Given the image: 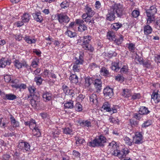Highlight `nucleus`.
Wrapping results in <instances>:
<instances>
[{
    "mask_svg": "<svg viewBox=\"0 0 160 160\" xmlns=\"http://www.w3.org/2000/svg\"><path fill=\"white\" fill-rule=\"evenodd\" d=\"M33 134L34 136H36L37 137H40L41 135V132L39 129L35 126L33 130Z\"/></svg>",
    "mask_w": 160,
    "mask_h": 160,
    "instance_id": "34",
    "label": "nucleus"
},
{
    "mask_svg": "<svg viewBox=\"0 0 160 160\" xmlns=\"http://www.w3.org/2000/svg\"><path fill=\"white\" fill-rule=\"evenodd\" d=\"M84 53L81 52L79 54V58L76 57V61L74 63L73 67V70L74 72H78L80 69V65H82L84 62L83 60Z\"/></svg>",
    "mask_w": 160,
    "mask_h": 160,
    "instance_id": "5",
    "label": "nucleus"
},
{
    "mask_svg": "<svg viewBox=\"0 0 160 160\" xmlns=\"http://www.w3.org/2000/svg\"><path fill=\"white\" fill-rule=\"evenodd\" d=\"M62 88L66 95H68L69 94L71 89H69L68 87L66 85H63L62 86Z\"/></svg>",
    "mask_w": 160,
    "mask_h": 160,
    "instance_id": "40",
    "label": "nucleus"
},
{
    "mask_svg": "<svg viewBox=\"0 0 160 160\" xmlns=\"http://www.w3.org/2000/svg\"><path fill=\"white\" fill-rule=\"evenodd\" d=\"M42 81L43 79L41 78L40 75H38L35 77L34 81L39 86L41 85Z\"/></svg>",
    "mask_w": 160,
    "mask_h": 160,
    "instance_id": "33",
    "label": "nucleus"
},
{
    "mask_svg": "<svg viewBox=\"0 0 160 160\" xmlns=\"http://www.w3.org/2000/svg\"><path fill=\"white\" fill-rule=\"evenodd\" d=\"M72 155L76 157H79L80 153L74 150L72 152Z\"/></svg>",
    "mask_w": 160,
    "mask_h": 160,
    "instance_id": "59",
    "label": "nucleus"
},
{
    "mask_svg": "<svg viewBox=\"0 0 160 160\" xmlns=\"http://www.w3.org/2000/svg\"><path fill=\"white\" fill-rule=\"evenodd\" d=\"M85 9L87 16L89 18L92 17L95 14V12L88 5L85 6Z\"/></svg>",
    "mask_w": 160,
    "mask_h": 160,
    "instance_id": "19",
    "label": "nucleus"
},
{
    "mask_svg": "<svg viewBox=\"0 0 160 160\" xmlns=\"http://www.w3.org/2000/svg\"><path fill=\"white\" fill-rule=\"evenodd\" d=\"M141 115H146L149 113L150 111L148 110V108L145 107H141L139 111Z\"/></svg>",
    "mask_w": 160,
    "mask_h": 160,
    "instance_id": "25",
    "label": "nucleus"
},
{
    "mask_svg": "<svg viewBox=\"0 0 160 160\" xmlns=\"http://www.w3.org/2000/svg\"><path fill=\"white\" fill-rule=\"evenodd\" d=\"M52 94L49 92H44L42 96L43 100L45 102H48L51 100L52 99Z\"/></svg>",
    "mask_w": 160,
    "mask_h": 160,
    "instance_id": "17",
    "label": "nucleus"
},
{
    "mask_svg": "<svg viewBox=\"0 0 160 160\" xmlns=\"http://www.w3.org/2000/svg\"><path fill=\"white\" fill-rule=\"evenodd\" d=\"M109 122L112 123H116L118 122L117 120H116L115 118H112V117H110L109 119Z\"/></svg>",
    "mask_w": 160,
    "mask_h": 160,
    "instance_id": "61",
    "label": "nucleus"
},
{
    "mask_svg": "<svg viewBox=\"0 0 160 160\" xmlns=\"http://www.w3.org/2000/svg\"><path fill=\"white\" fill-rule=\"evenodd\" d=\"M151 124V120H148L144 122L142 125V128H146L149 126Z\"/></svg>",
    "mask_w": 160,
    "mask_h": 160,
    "instance_id": "45",
    "label": "nucleus"
},
{
    "mask_svg": "<svg viewBox=\"0 0 160 160\" xmlns=\"http://www.w3.org/2000/svg\"><path fill=\"white\" fill-rule=\"evenodd\" d=\"M14 36L16 40L19 41L22 40V35L21 33H17L16 35H14Z\"/></svg>",
    "mask_w": 160,
    "mask_h": 160,
    "instance_id": "51",
    "label": "nucleus"
},
{
    "mask_svg": "<svg viewBox=\"0 0 160 160\" xmlns=\"http://www.w3.org/2000/svg\"><path fill=\"white\" fill-rule=\"evenodd\" d=\"M17 98L16 95L11 93L5 94L3 97V99L4 100H13Z\"/></svg>",
    "mask_w": 160,
    "mask_h": 160,
    "instance_id": "18",
    "label": "nucleus"
},
{
    "mask_svg": "<svg viewBox=\"0 0 160 160\" xmlns=\"http://www.w3.org/2000/svg\"><path fill=\"white\" fill-rule=\"evenodd\" d=\"M28 90L30 93V96H32V97L35 99H37L39 98V94L38 93L35 92L36 90L33 86H29L28 87Z\"/></svg>",
    "mask_w": 160,
    "mask_h": 160,
    "instance_id": "12",
    "label": "nucleus"
},
{
    "mask_svg": "<svg viewBox=\"0 0 160 160\" xmlns=\"http://www.w3.org/2000/svg\"><path fill=\"white\" fill-rule=\"evenodd\" d=\"M101 7V3L99 1H96L95 3V8L97 9H99Z\"/></svg>",
    "mask_w": 160,
    "mask_h": 160,
    "instance_id": "60",
    "label": "nucleus"
},
{
    "mask_svg": "<svg viewBox=\"0 0 160 160\" xmlns=\"http://www.w3.org/2000/svg\"><path fill=\"white\" fill-rule=\"evenodd\" d=\"M4 79L6 82H8L11 81V77L10 76L7 75L4 76Z\"/></svg>",
    "mask_w": 160,
    "mask_h": 160,
    "instance_id": "58",
    "label": "nucleus"
},
{
    "mask_svg": "<svg viewBox=\"0 0 160 160\" xmlns=\"http://www.w3.org/2000/svg\"><path fill=\"white\" fill-rule=\"evenodd\" d=\"M65 34L71 38H74L76 36V33L75 32H72L70 30H67Z\"/></svg>",
    "mask_w": 160,
    "mask_h": 160,
    "instance_id": "38",
    "label": "nucleus"
},
{
    "mask_svg": "<svg viewBox=\"0 0 160 160\" xmlns=\"http://www.w3.org/2000/svg\"><path fill=\"white\" fill-rule=\"evenodd\" d=\"M140 14L138 10H134L132 13V17L135 18H137Z\"/></svg>",
    "mask_w": 160,
    "mask_h": 160,
    "instance_id": "49",
    "label": "nucleus"
},
{
    "mask_svg": "<svg viewBox=\"0 0 160 160\" xmlns=\"http://www.w3.org/2000/svg\"><path fill=\"white\" fill-rule=\"evenodd\" d=\"M143 65L146 68L149 67L151 65V63L149 61H146L145 62H142Z\"/></svg>",
    "mask_w": 160,
    "mask_h": 160,
    "instance_id": "57",
    "label": "nucleus"
},
{
    "mask_svg": "<svg viewBox=\"0 0 160 160\" xmlns=\"http://www.w3.org/2000/svg\"><path fill=\"white\" fill-rule=\"evenodd\" d=\"M82 107L79 102H77L75 106V110L78 112H81L82 110Z\"/></svg>",
    "mask_w": 160,
    "mask_h": 160,
    "instance_id": "43",
    "label": "nucleus"
},
{
    "mask_svg": "<svg viewBox=\"0 0 160 160\" xmlns=\"http://www.w3.org/2000/svg\"><path fill=\"white\" fill-rule=\"evenodd\" d=\"M60 7L62 8L67 9L69 6V3L67 1L62 2L60 4Z\"/></svg>",
    "mask_w": 160,
    "mask_h": 160,
    "instance_id": "41",
    "label": "nucleus"
},
{
    "mask_svg": "<svg viewBox=\"0 0 160 160\" xmlns=\"http://www.w3.org/2000/svg\"><path fill=\"white\" fill-rule=\"evenodd\" d=\"M152 99H153L156 103H158L160 102V94L159 93L158 91L153 92L151 96Z\"/></svg>",
    "mask_w": 160,
    "mask_h": 160,
    "instance_id": "16",
    "label": "nucleus"
},
{
    "mask_svg": "<svg viewBox=\"0 0 160 160\" xmlns=\"http://www.w3.org/2000/svg\"><path fill=\"white\" fill-rule=\"evenodd\" d=\"M129 152L127 148H124L121 150L116 149L112 152V155L117 156L119 158H125Z\"/></svg>",
    "mask_w": 160,
    "mask_h": 160,
    "instance_id": "6",
    "label": "nucleus"
},
{
    "mask_svg": "<svg viewBox=\"0 0 160 160\" xmlns=\"http://www.w3.org/2000/svg\"><path fill=\"white\" fill-rule=\"evenodd\" d=\"M24 22L22 21H18L16 22V25L18 27H20L24 25Z\"/></svg>",
    "mask_w": 160,
    "mask_h": 160,
    "instance_id": "63",
    "label": "nucleus"
},
{
    "mask_svg": "<svg viewBox=\"0 0 160 160\" xmlns=\"http://www.w3.org/2000/svg\"><path fill=\"white\" fill-rule=\"evenodd\" d=\"M94 79L89 77H86L85 79L84 86L85 88L89 87L92 83H93Z\"/></svg>",
    "mask_w": 160,
    "mask_h": 160,
    "instance_id": "20",
    "label": "nucleus"
},
{
    "mask_svg": "<svg viewBox=\"0 0 160 160\" xmlns=\"http://www.w3.org/2000/svg\"><path fill=\"white\" fill-rule=\"evenodd\" d=\"M76 144H83L85 143V140L82 138H77V139H76Z\"/></svg>",
    "mask_w": 160,
    "mask_h": 160,
    "instance_id": "47",
    "label": "nucleus"
},
{
    "mask_svg": "<svg viewBox=\"0 0 160 160\" xmlns=\"http://www.w3.org/2000/svg\"><path fill=\"white\" fill-rule=\"evenodd\" d=\"M106 140V138L103 135H101L89 142V146L92 147H103Z\"/></svg>",
    "mask_w": 160,
    "mask_h": 160,
    "instance_id": "2",
    "label": "nucleus"
},
{
    "mask_svg": "<svg viewBox=\"0 0 160 160\" xmlns=\"http://www.w3.org/2000/svg\"><path fill=\"white\" fill-rule=\"evenodd\" d=\"M155 60L157 63H160V55H157L155 57Z\"/></svg>",
    "mask_w": 160,
    "mask_h": 160,
    "instance_id": "64",
    "label": "nucleus"
},
{
    "mask_svg": "<svg viewBox=\"0 0 160 160\" xmlns=\"http://www.w3.org/2000/svg\"><path fill=\"white\" fill-rule=\"evenodd\" d=\"M149 24H147L145 25L143 27L144 33L145 35H148L150 34L152 32V27L149 25Z\"/></svg>",
    "mask_w": 160,
    "mask_h": 160,
    "instance_id": "22",
    "label": "nucleus"
},
{
    "mask_svg": "<svg viewBox=\"0 0 160 160\" xmlns=\"http://www.w3.org/2000/svg\"><path fill=\"white\" fill-rule=\"evenodd\" d=\"M57 19L59 22L60 23H67L70 20V19L68 17L62 13L57 14Z\"/></svg>",
    "mask_w": 160,
    "mask_h": 160,
    "instance_id": "9",
    "label": "nucleus"
},
{
    "mask_svg": "<svg viewBox=\"0 0 160 160\" xmlns=\"http://www.w3.org/2000/svg\"><path fill=\"white\" fill-rule=\"evenodd\" d=\"M107 38L109 40L112 41L115 40L116 38L115 35V33L112 31H109L107 33Z\"/></svg>",
    "mask_w": 160,
    "mask_h": 160,
    "instance_id": "30",
    "label": "nucleus"
},
{
    "mask_svg": "<svg viewBox=\"0 0 160 160\" xmlns=\"http://www.w3.org/2000/svg\"><path fill=\"white\" fill-rule=\"evenodd\" d=\"M11 62L10 60H6L4 58H2L0 59V68H4L7 65H10Z\"/></svg>",
    "mask_w": 160,
    "mask_h": 160,
    "instance_id": "14",
    "label": "nucleus"
},
{
    "mask_svg": "<svg viewBox=\"0 0 160 160\" xmlns=\"http://www.w3.org/2000/svg\"><path fill=\"white\" fill-rule=\"evenodd\" d=\"M130 124L132 127H137L138 124V122L133 119H130Z\"/></svg>",
    "mask_w": 160,
    "mask_h": 160,
    "instance_id": "37",
    "label": "nucleus"
},
{
    "mask_svg": "<svg viewBox=\"0 0 160 160\" xmlns=\"http://www.w3.org/2000/svg\"><path fill=\"white\" fill-rule=\"evenodd\" d=\"M31 17V15L30 13H25L23 14L22 17V19L24 22H27L29 21Z\"/></svg>",
    "mask_w": 160,
    "mask_h": 160,
    "instance_id": "24",
    "label": "nucleus"
},
{
    "mask_svg": "<svg viewBox=\"0 0 160 160\" xmlns=\"http://www.w3.org/2000/svg\"><path fill=\"white\" fill-rule=\"evenodd\" d=\"M157 9L155 5L151 6L149 9L146 10L147 19V24H150L154 21L155 14L157 13Z\"/></svg>",
    "mask_w": 160,
    "mask_h": 160,
    "instance_id": "3",
    "label": "nucleus"
},
{
    "mask_svg": "<svg viewBox=\"0 0 160 160\" xmlns=\"http://www.w3.org/2000/svg\"><path fill=\"white\" fill-rule=\"evenodd\" d=\"M78 30V31L80 32H83L87 30V27L84 23H83V24L79 25Z\"/></svg>",
    "mask_w": 160,
    "mask_h": 160,
    "instance_id": "42",
    "label": "nucleus"
},
{
    "mask_svg": "<svg viewBox=\"0 0 160 160\" xmlns=\"http://www.w3.org/2000/svg\"><path fill=\"white\" fill-rule=\"evenodd\" d=\"M13 62L15 67L18 69L21 68L22 67L28 68L29 67L27 62L25 60H23L20 62L19 60L15 59ZM29 67V68L31 69L30 67Z\"/></svg>",
    "mask_w": 160,
    "mask_h": 160,
    "instance_id": "8",
    "label": "nucleus"
},
{
    "mask_svg": "<svg viewBox=\"0 0 160 160\" xmlns=\"http://www.w3.org/2000/svg\"><path fill=\"white\" fill-rule=\"evenodd\" d=\"M69 80L73 83H77L78 82V78L75 74H72L69 77Z\"/></svg>",
    "mask_w": 160,
    "mask_h": 160,
    "instance_id": "29",
    "label": "nucleus"
},
{
    "mask_svg": "<svg viewBox=\"0 0 160 160\" xmlns=\"http://www.w3.org/2000/svg\"><path fill=\"white\" fill-rule=\"evenodd\" d=\"M32 98L30 100V103L31 104L32 106L33 107L36 108L37 107H38L39 106V102L38 101L39 99V98H38L37 99H35L32 97Z\"/></svg>",
    "mask_w": 160,
    "mask_h": 160,
    "instance_id": "28",
    "label": "nucleus"
},
{
    "mask_svg": "<svg viewBox=\"0 0 160 160\" xmlns=\"http://www.w3.org/2000/svg\"><path fill=\"white\" fill-rule=\"evenodd\" d=\"M100 72L101 75L104 76H108L109 74L108 71L105 67H102L101 68Z\"/></svg>",
    "mask_w": 160,
    "mask_h": 160,
    "instance_id": "36",
    "label": "nucleus"
},
{
    "mask_svg": "<svg viewBox=\"0 0 160 160\" xmlns=\"http://www.w3.org/2000/svg\"><path fill=\"white\" fill-rule=\"evenodd\" d=\"M23 39L25 42L29 44H35L37 41V39H32L30 36L27 35L25 36Z\"/></svg>",
    "mask_w": 160,
    "mask_h": 160,
    "instance_id": "21",
    "label": "nucleus"
},
{
    "mask_svg": "<svg viewBox=\"0 0 160 160\" xmlns=\"http://www.w3.org/2000/svg\"><path fill=\"white\" fill-rule=\"evenodd\" d=\"M128 72V69L125 66H123L122 68L121 69L120 72L122 73H126Z\"/></svg>",
    "mask_w": 160,
    "mask_h": 160,
    "instance_id": "55",
    "label": "nucleus"
},
{
    "mask_svg": "<svg viewBox=\"0 0 160 160\" xmlns=\"http://www.w3.org/2000/svg\"><path fill=\"white\" fill-rule=\"evenodd\" d=\"M73 101L69 100L64 104V106L66 108H73Z\"/></svg>",
    "mask_w": 160,
    "mask_h": 160,
    "instance_id": "35",
    "label": "nucleus"
},
{
    "mask_svg": "<svg viewBox=\"0 0 160 160\" xmlns=\"http://www.w3.org/2000/svg\"><path fill=\"white\" fill-rule=\"evenodd\" d=\"M11 156L8 154H3L2 157V160H8Z\"/></svg>",
    "mask_w": 160,
    "mask_h": 160,
    "instance_id": "56",
    "label": "nucleus"
},
{
    "mask_svg": "<svg viewBox=\"0 0 160 160\" xmlns=\"http://www.w3.org/2000/svg\"><path fill=\"white\" fill-rule=\"evenodd\" d=\"M98 67V65L94 62L91 63L89 66V68L91 69H93V68H97Z\"/></svg>",
    "mask_w": 160,
    "mask_h": 160,
    "instance_id": "62",
    "label": "nucleus"
},
{
    "mask_svg": "<svg viewBox=\"0 0 160 160\" xmlns=\"http://www.w3.org/2000/svg\"><path fill=\"white\" fill-rule=\"evenodd\" d=\"M135 45L131 43L129 44L128 48L129 50L132 52H133L135 49Z\"/></svg>",
    "mask_w": 160,
    "mask_h": 160,
    "instance_id": "52",
    "label": "nucleus"
},
{
    "mask_svg": "<svg viewBox=\"0 0 160 160\" xmlns=\"http://www.w3.org/2000/svg\"><path fill=\"white\" fill-rule=\"evenodd\" d=\"M122 26V24L118 22L112 24L111 25V27L112 29L115 31H117Z\"/></svg>",
    "mask_w": 160,
    "mask_h": 160,
    "instance_id": "32",
    "label": "nucleus"
},
{
    "mask_svg": "<svg viewBox=\"0 0 160 160\" xmlns=\"http://www.w3.org/2000/svg\"><path fill=\"white\" fill-rule=\"evenodd\" d=\"M122 95L125 98H128L131 96V91L127 89H123V92L122 93Z\"/></svg>",
    "mask_w": 160,
    "mask_h": 160,
    "instance_id": "27",
    "label": "nucleus"
},
{
    "mask_svg": "<svg viewBox=\"0 0 160 160\" xmlns=\"http://www.w3.org/2000/svg\"><path fill=\"white\" fill-rule=\"evenodd\" d=\"M39 59L37 58H36L33 60L31 66H32L33 68H36L37 66L38 65V62Z\"/></svg>",
    "mask_w": 160,
    "mask_h": 160,
    "instance_id": "50",
    "label": "nucleus"
},
{
    "mask_svg": "<svg viewBox=\"0 0 160 160\" xmlns=\"http://www.w3.org/2000/svg\"><path fill=\"white\" fill-rule=\"evenodd\" d=\"M93 84L96 91L97 92H101L102 87V82L100 79H96L94 80Z\"/></svg>",
    "mask_w": 160,
    "mask_h": 160,
    "instance_id": "13",
    "label": "nucleus"
},
{
    "mask_svg": "<svg viewBox=\"0 0 160 160\" xmlns=\"http://www.w3.org/2000/svg\"><path fill=\"white\" fill-rule=\"evenodd\" d=\"M124 8L122 4L120 3H115L108 10V12L106 15L107 20L111 21L115 18V13L118 17L121 18L124 14Z\"/></svg>",
    "mask_w": 160,
    "mask_h": 160,
    "instance_id": "1",
    "label": "nucleus"
},
{
    "mask_svg": "<svg viewBox=\"0 0 160 160\" xmlns=\"http://www.w3.org/2000/svg\"><path fill=\"white\" fill-rule=\"evenodd\" d=\"M63 132L64 134H70L71 132H72V130L71 128H63Z\"/></svg>",
    "mask_w": 160,
    "mask_h": 160,
    "instance_id": "44",
    "label": "nucleus"
},
{
    "mask_svg": "<svg viewBox=\"0 0 160 160\" xmlns=\"http://www.w3.org/2000/svg\"><path fill=\"white\" fill-rule=\"evenodd\" d=\"M32 15L34 19L37 22L40 23H42V22L43 19L40 12H36L33 13Z\"/></svg>",
    "mask_w": 160,
    "mask_h": 160,
    "instance_id": "15",
    "label": "nucleus"
},
{
    "mask_svg": "<svg viewBox=\"0 0 160 160\" xmlns=\"http://www.w3.org/2000/svg\"><path fill=\"white\" fill-rule=\"evenodd\" d=\"M124 140L125 142L129 146H131L132 145V142L128 137H124Z\"/></svg>",
    "mask_w": 160,
    "mask_h": 160,
    "instance_id": "48",
    "label": "nucleus"
},
{
    "mask_svg": "<svg viewBox=\"0 0 160 160\" xmlns=\"http://www.w3.org/2000/svg\"><path fill=\"white\" fill-rule=\"evenodd\" d=\"M123 36L122 35H120V37L119 38L117 39H116V38L115 40H113V41H114L118 45H119L122 43V42L123 41Z\"/></svg>",
    "mask_w": 160,
    "mask_h": 160,
    "instance_id": "46",
    "label": "nucleus"
},
{
    "mask_svg": "<svg viewBox=\"0 0 160 160\" xmlns=\"http://www.w3.org/2000/svg\"><path fill=\"white\" fill-rule=\"evenodd\" d=\"M133 138V142L136 144H140L142 142V136L140 132H136Z\"/></svg>",
    "mask_w": 160,
    "mask_h": 160,
    "instance_id": "11",
    "label": "nucleus"
},
{
    "mask_svg": "<svg viewBox=\"0 0 160 160\" xmlns=\"http://www.w3.org/2000/svg\"><path fill=\"white\" fill-rule=\"evenodd\" d=\"M141 95L139 93H135L132 96V99L135 100L140 98Z\"/></svg>",
    "mask_w": 160,
    "mask_h": 160,
    "instance_id": "53",
    "label": "nucleus"
},
{
    "mask_svg": "<svg viewBox=\"0 0 160 160\" xmlns=\"http://www.w3.org/2000/svg\"><path fill=\"white\" fill-rule=\"evenodd\" d=\"M26 142H20L18 144V147L21 149L24 150Z\"/></svg>",
    "mask_w": 160,
    "mask_h": 160,
    "instance_id": "54",
    "label": "nucleus"
},
{
    "mask_svg": "<svg viewBox=\"0 0 160 160\" xmlns=\"http://www.w3.org/2000/svg\"><path fill=\"white\" fill-rule=\"evenodd\" d=\"M10 119L11 124L13 128L18 127L19 126V122L16 121V119L13 116H12Z\"/></svg>",
    "mask_w": 160,
    "mask_h": 160,
    "instance_id": "26",
    "label": "nucleus"
},
{
    "mask_svg": "<svg viewBox=\"0 0 160 160\" xmlns=\"http://www.w3.org/2000/svg\"><path fill=\"white\" fill-rule=\"evenodd\" d=\"M83 41L82 43V46L85 50H88L90 52H92L94 50L93 47H92L89 44L92 39L91 36L88 35L84 36L83 37Z\"/></svg>",
    "mask_w": 160,
    "mask_h": 160,
    "instance_id": "4",
    "label": "nucleus"
},
{
    "mask_svg": "<svg viewBox=\"0 0 160 160\" xmlns=\"http://www.w3.org/2000/svg\"><path fill=\"white\" fill-rule=\"evenodd\" d=\"M97 96L96 94H92L90 96V101L92 104H96L98 102Z\"/></svg>",
    "mask_w": 160,
    "mask_h": 160,
    "instance_id": "31",
    "label": "nucleus"
},
{
    "mask_svg": "<svg viewBox=\"0 0 160 160\" xmlns=\"http://www.w3.org/2000/svg\"><path fill=\"white\" fill-rule=\"evenodd\" d=\"M80 125L81 126H83L84 127L86 126L89 127L91 126V123L90 121L88 120L85 121H83L80 123Z\"/></svg>",
    "mask_w": 160,
    "mask_h": 160,
    "instance_id": "39",
    "label": "nucleus"
},
{
    "mask_svg": "<svg viewBox=\"0 0 160 160\" xmlns=\"http://www.w3.org/2000/svg\"><path fill=\"white\" fill-rule=\"evenodd\" d=\"M120 68L119 62H114L112 63L111 68L112 70L117 72L119 70Z\"/></svg>",
    "mask_w": 160,
    "mask_h": 160,
    "instance_id": "23",
    "label": "nucleus"
},
{
    "mask_svg": "<svg viewBox=\"0 0 160 160\" xmlns=\"http://www.w3.org/2000/svg\"><path fill=\"white\" fill-rule=\"evenodd\" d=\"M101 108L107 112H112V113H115L117 112V106H113L111 107V104L108 102L103 103Z\"/></svg>",
    "mask_w": 160,
    "mask_h": 160,
    "instance_id": "7",
    "label": "nucleus"
},
{
    "mask_svg": "<svg viewBox=\"0 0 160 160\" xmlns=\"http://www.w3.org/2000/svg\"><path fill=\"white\" fill-rule=\"evenodd\" d=\"M103 93L105 97L107 99H109L113 95V89L109 87H107L104 89Z\"/></svg>",
    "mask_w": 160,
    "mask_h": 160,
    "instance_id": "10",
    "label": "nucleus"
}]
</instances>
